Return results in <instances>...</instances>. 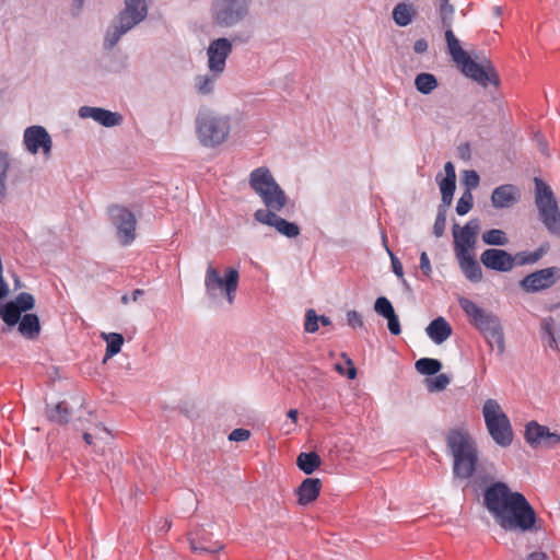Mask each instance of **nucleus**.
Segmentation results:
<instances>
[{
    "mask_svg": "<svg viewBox=\"0 0 560 560\" xmlns=\"http://www.w3.org/2000/svg\"><path fill=\"white\" fill-rule=\"evenodd\" d=\"M479 229V221L477 219H472L469 220L459 231H453L456 256L471 254Z\"/></svg>",
    "mask_w": 560,
    "mask_h": 560,
    "instance_id": "obj_16",
    "label": "nucleus"
},
{
    "mask_svg": "<svg viewBox=\"0 0 560 560\" xmlns=\"http://www.w3.org/2000/svg\"><path fill=\"white\" fill-rule=\"evenodd\" d=\"M458 304L468 317L469 323L482 334L488 345L490 347L495 345L498 352L502 354L505 350V341L500 318L468 298H459Z\"/></svg>",
    "mask_w": 560,
    "mask_h": 560,
    "instance_id": "obj_3",
    "label": "nucleus"
},
{
    "mask_svg": "<svg viewBox=\"0 0 560 560\" xmlns=\"http://www.w3.org/2000/svg\"><path fill=\"white\" fill-rule=\"evenodd\" d=\"M83 439H84V441H85V443H86V444L92 445V443H93V436H92V434H91V433L85 432V433L83 434Z\"/></svg>",
    "mask_w": 560,
    "mask_h": 560,
    "instance_id": "obj_62",
    "label": "nucleus"
},
{
    "mask_svg": "<svg viewBox=\"0 0 560 560\" xmlns=\"http://www.w3.org/2000/svg\"><path fill=\"white\" fill-rule=\"evenodd\" d=\"M108 215L117 230L121 245H130L136 238L137 220L135 214L124 206L114 205L108 208Z\"/></svg>",
    "mask_w": 560,
    "mask_h": 560,
    "instance_id": "obj_11",
    "label": "nucleus"
},
{
    "mask_svg": "<svg viewBox=\"0 0 560 560\" xmlns=\"http://www.w3.org/2000/svg\"><path fill=\"white\" fill-rule=\"evenodd\" d=\"M544 329L545 331L548 334V336L550 337V347L551 348H557V340L553 336V331H552V325L548 322H545L544 323Z\"/></svg>",
    "mask_w": 560,
    "mask_h": 560,
    "instance_id": "obj_57",
    "label": "nucleus"
},
{
    "mask_svg": "<svg viewBox=\"0 0 560 560\" xmlns=\"http://www.w3.org/2000/svg\"><path fill=\"white\" fill-rule=\"evenodd\" d=\"M520 189L512 184H504L497 187L491 195L492 206L497 209L510 208L518 201Z\"/></svg>",
    "mask_w": 560,
    "mask_h": 560,
    "instance_id": "obj_19",
    "label": "nucleus"
},
{
    "mask_svg": "<svg viewBox=\"0 0 560 560\" xmlns=\"http://www.w3.org/2000/svg\"><path fill=\"white\" fill-rule=\"evenodd\" d=\"M550 430L536 421H530L525 428V440L532 447H546Z\"/></svg>",
    "mask_w": 560,
    "mask_h": 560,
    "instance_id": "obj_23",
    "label": "nucleus"
},
{
    "mask_svg": "<svg viewBox=\"0 0 560 560\" xmlns=\"http://www.w3.org/2000/svg\"><path fill=\"white\" fill-rule=\"evenodd\" d=\"M445 40L447 45V51L452 57L453 61L458 66L469 55L462 48L459 39L455 36L453 30L445 31Z\"/></svg>",
    "mask_w": 560,
    "mask_h": 560,
    "instance_id": "obj_30",
    "label": "nucleus"
},
{
    "mask_svg": "<svg viewBox=\"0 0 560 560\" xmlns=\"http://www.w3.org/2000/svg\"><path fill=\"white\" fill-rule=\"evenodd\" d=\"M445 222H446V219H445V214L443 212H439L436 219H435V222H434V225H433V232L435 234V236H442V234L444 233V229H445Z\"/></svg>",
    "mask_w": 560,
    "mask_h": 560,
    "instance_id": "obj_52",
    "label": "nucleus"
},
{
    "mask_svg": "<svg viewBox=\"0 0 560 560\" xmlns=\"http://www.w3.org/2000/svg\"><path fill=\"white\" fill-rule=\"evenodd\" d=\"M19 331L26 339H36L40 334L38 316L36 314H25L19 322Z\"/></svg>",
    "mask_w": 560,
    "mask_h": 560,
    "instance_id": "obj_28",
    "label": "nucleus"
},
{
    "mask_svg": "<svg viewBox=\"0 0 560 560\" xmlns=\"http://www.w3.org/2000/svg\"><path fill=\"white\" fill-rule=\"evenodd\" d=\"M450 383L451 378L446 374H438L433 377H427L424 380V384L429 393L442 392L448 386Z\"/></svg>",
    "mask_w": 560,
    "mask_h": 560,
    "instance_id": "obj_39",
    "label": "nucleus"
},
{
    "mask_svg": "<svg viewBox=\"0 0 560 560\" xmlns=\"http://www.w3.org/2000/svg\"><path fill=\"white\" fill-rule=\"evenodd\" d=\"M393 19L399 26H407L412 20V8L407 3H398L393 11Z\"/></svg>",
    "mask_w": 560,
    "mask_h": 560,
    "instance_id": "obj_37",
    "label": "nucleus"
},
{
    "mask_svg": "<svg viewBox=\"0 0 560 560\" xmlns=\"http://www.w3.org/2000/svg\"><path fill=\"white\" fill-rule=\"evenodd\" d=\"M222 73L209 71L206 74H199L194 79V86L198 94L209 95L214 91L217 80Z\"/></svg>",
    "mask_w": 560,
    "mask_h": 560,
    "instance_id": "obj_29",
    "label": "nucleus"
},
{
    "mask_svg": "<svg viewBox=\"0 0 560 560\" xmlns=\"http://www.w3.org/2000/svg\"><path fill=\"white\" fill-rule=\"evenodd\" d=\"M445 177L440 182V190L442 195V201L450 206L453 200V195L456 188V173L454 165L447 162L444 166Z\"/></svg>",
    "mask_w": 560,
    "mask_h": 560,
    "instance_id": "obj_25",
    "label": "nucleus"
},
{
    "mask_svg": "<svg viewBox=\"0 0 560 560\" xmlns=\"http://www.w3.org/2000/svg\"><path fill=\"white\" fill-rule=\"evenodd\" d=\"M483 505L505 532L534 534L541 529V520L525 495L504 482H494L485 490Z\"/></svg>",
    "mask_w": 560,
    "mask_h": 560,
    "instance_id": "obj_1",
    "label": "nucleus"
},
{
    "mask_svg": "<svg viewBox=\"0 0 560 560\" xmlns=\"http://www.w3.org/2000/svg\"><path fill=\"white\" fill-rule=\"evenodd\" d=\"M195 125L199 143L208 149L222 145L231 132L230 117L212 110L200 112L196 117Z\"/></svg>",
    "mask_w": 560,
    "mask_h": 560,
    "instance_id": "obj_4",
    "label": "nucleus"
},
{
    "mask_svg": "<svg viewBox=\"0 0 560 560\" xmlns=\"http://www.w3.org/2000/svg\"><path fill=\"white\" fill-rule=\"evenodd\" d=\"M125 10L117 18V23L108 27L106 32L104 46L107 49L113 48L124 34L147 16L145 0H125Z\"/></svg>",
    "mask_w": 560,
    "mask_h": 560,
    "instance_id": "obj_6",
    "label": "nucleus"
},
{
    "mask_svg": "<svg viewBox=\"0 0 560 560\" xmlns=\"http://www.w3.org/2000/svg\"><path fill=\"white\" fill-rule=\"evenodd\" d=\"M8 293V285L4 282L3 278H0V299L3 298Z\"/></svg>",
    "mask_w": 560,
    "mask_h": 560,
    "instance_id": "obj_59",
    "label": "nucleus"
},
{
    "mask_svg": "<svg viewBox=\"0 0 560 560\" xmlns=\"http://www.w3.org/2000/svg\"><path fill=\"white\" fill-rule=\"evenodd\" d=\"M458 265L465 277L471 282L482 280V270L472 254L456 256Z\"/></svg>",
    "mask_w": 560,
    "mask_h": 560,
    "instance_id": "obj_26",
    "label": "nucleus"
},
{
    "mask_svg": "<svg viewBox=\"0 0 560 560\" xmlns=\"http://www.w3.org/2000/svg\"><path fill=\"white\" fill-rule=\"evenodd\" d=\"M560 445V434L550 432L547 439L546 448H555Z\"/></svg>",
    "mask_w": 560,
    "mask_h": 560,
    "instance_id": "obj_55",
    "label": "nucleus"
},
{
    "mask_svg": "<svg viewBox=\"0 0 560 560\" xmlns=\"http://www.w3.org/2000/svg\"><path fill=\"white\" fill-rule=\"evenodd\" d=\"M258 196L266 207V209H260L261 211L279 212L284 208L288 201L285 192L278 183L271 185L269 189L259 192Z\"/></svg>",
    "mask_w": 560,
    "mask_h": 560,
    "instance_id": "obj_20",
    "label": "nucleus"
},
{
    "mask_svg": "<svg viewBox=\"0 0 560 560\" xmlns=\"http://www.w3.org/2000/svg\"><path fill=\"white\" fill-rule=\"evenodd\" d=\"M22 312L16 307V304L9 302L0 306V316L8 326H14L19 324Z\"/></svg>",
    "mask_w": 560,
    "mask_h": 560,
    "instance_id": "obj_36",
    "label": "nucleus"
},
{
    "mask_svg": "<svg viewBox=\"0 0 560 560\" xmlns=\"http://www.w3.org/2000/svg\"><path fill=\"white\" fill-rule=\"evenodd\" d=\"M524 560H547V555L542 551H534L529 553Z\"/></svg>",
    "mask_w": 560,
    "mask_h": 560,
    "instance_id": "obj_58",
    "label": "nucleus"
},
{
    "mask_svg": "<svg viewBox=\"0 0 560 560\" xmlns=\"http://www.w3.org/2000/svg\"><path fill=\"white\" fill-rule=\"evenodd\" d=\"M442 369V363L438 359L421 358L416 362V370L422 375H435Z\"/></svg>",
    "mask_w": 560,
    "mask_h": 560,
    "instance_id": "obj_35",
    "label": "nucleus"
},
{
    "mask_svg": "<svg viewBox=\"0 0 560 560\" xmlns=\"http://www.w3.org/2000/svg\"><path fill=\"white\" fill-rule=\"evenodd\" d=\"M9 170V156L7 153L0 151V199H4L8 192L7 182Z\"/></svg>",
    "mask_w": 560,
    "mask_h": 560,
    "instance_id": "obj_38",
    "label": "nucleus"
},
{
    "mask_svg": "<svg viewBox=\"0 0 560 560\" xmlns=\"http://www.w3.org/2000/svg\"><path fill=\"white\" fill-rule=\"evenodd\" d=\"M23 145L32 155L42 153L45 161L51 158L52 139L43 126L34 125L27 127L23 133Z\"/></svg>",
    "mask_w": 560,
    "mask_h": 560,
    "instance_id": "obj_12",
    "label": "nucleus"
},
{
    "mask_svg": "<svg viewBox=\"0 0 560 560\" xmlns=\"http://www.w3.org/2000/svg\"><path fill=\"white\" fill-rule=\"evenodd\" d=\"M288 418L291 420L290 425H284L283 430L285 434H290L294 430V424L298 421L299 412L296 409H290L287 413Z\"/></svg>",
    "mask_w": 560,
    "mask_h": 560,
    "instance_id": "obj_54",
    "label": "nucleus"
},
{
    "mask_svg": "<svg viewBox=\"0 0 560 560\" xmlns=\"http://www.w3.org/2000/svg\"><path fill=\"white\" fill-rule=\"evenodd\" d=\"M171 528V522L167 520L163 521V525L160 527L161 532H167Z\"/></svg>",
    "mask_w": 560,
    "mask_h": 560,
    "instance_id": "obj_63",
    "label": "nucleus"
},
{
    "mask_svg": "<svg viewBox=\"0 0 560 560\" xmlns=\"http://www.w3.org/2000/svg\"><path fill=\"white\" fill-rule=\"evenodd\" d=\"M79 116L83 119L91 118L104 127H115L122 122V117L101 107L82 106L79 109Z\"/></svg>",
    "mask_w": 560,
    "mask_h": 560,
    "instance_id": "obj_18",
    "label": "nucleus"
},
{
    "mask_svg": "<svg viewBox=\"0 0 560 560\" xmlns=\"http://www.w3.org/2000/svg\"><path fill=\"white\" fill-rule=\"evenodd\" d=\"M413 49L417 54H423L428 50V42L423 38H420L415 42Z\"/></svg>",
    "mask_w": 560,
    "mask_h": 560,
    "instance_id": "obj_56",
    "label": "nucleus"
},
{
    "mask_svg": "<svg viewBox=\"0 0 560 560\" xmlns=\"http://www.w3.org/2000/svg\"><path fill=\"white\" fill-rule=\"evenodd\" d=\"M47 417L56 423H67L71 418V411L65 401H60L52 407L47 408Z\"/></svg>",
    "mask_w": 560,
    "mask_h": 560,
    "instance_id": "obj_34",
    "label": "nucleus"
},
{
    "mask_svg": "<svg viewBox=\"0 0 560 560\" xmlns=\"http://www.w3.org/2000/svg\"><path fill=\"white\" fill-rule=\"evenodd\" d=\"M387 253L390 257L393 272L398 278L404 279V270H402V265H401L400 260L395 256V254L389 248H387Z\"/></svg>",
    "mask_w": 560,
    "mask_h": 560,
    "instance_id": "obj_51",
    "label": "nucleus"
},
{
    "mask_svg": "<svg viewBox=\"0 0 560 560\" xmlns=\"http://www.w3.org/2000/svg\"><path fill=\"white\" fill-rule=\"evenodd\" d=\"M102 338L106 341V353L104 362L120 352L124 345V337L118 332H102Z\"/></svg>",
    "mask_w": 560,
    "mask_h": 560,
    "instance_id": "obj_32",
    "label": "nucleus"
},
{
    "mask_svg": "<svg viewBox=\"0 0 560 560\" xmlns=\"http://www.w3.org/2000/svg\"><path fill=\"white\" fill-rule=\"evenodd\" d=\"M482 241L487 245L504 246L509 243L506 234L499 229H492L482 234Z\"/></svg>",
    "mask_w": 560,
    "mask_h": 560,
    "instance_id": "obj_40",
    "label": "nucleus"
},
{
    "mask_svg": "<svg viewBox=\"0 0 560 560\" xmlns=\"http://www.w3.org/2000/svg\"><path fill=\"white\" fill-rule=\"evenodd\" d=\"M438 79L434 74L421 72L415 78V86L422 94H430L438 88Z\"/></svg>",
    "mask_w": 560,
    "mask_h": 560,
    "instance_id": "obj_33",
    "label": "nucleus"
},
{
    "mask_svg": "<svg viewBox=\"0 0 560 560\" xmlns=\"http://www.w3.org/2000/svg\"><path fill=\"white\" fill-rule=\"evenodd\" d=\"M322 460L317 453H301L296 458L298 467L306 475L313 474L320 465Z\"/></svg>",
    "mask_w": 560,
    "mask_h": 560,
    "instance_id": "obj_31",
    "label": "nucleus"
},
{
    "mask_svg": "<svg viewBox=\"0 0 560 560\" xmlns=\"http://www.w3.org/2000/svg\"><path fill=\"white\" fill-rule=\"evenodd\" d=\"M559 278L560 268L549 267L526 276L521 285L527 292H538L553 285Z\"/></svg>",
    "mask_w": 560,
    "mask_h": 560,
    "instance_id": "obj_15",
    "label": "nucleus"
},
{
    "mask_svg": "<svg viewBox=\"0 0 560 560\" xmlns=\"http://www.w3.org/2000/svg\"><path fill=\"white\" fill-rule=\"evenodd\" d=\"M472 194L467 190L465 191L457 201L456 212L458 215H465L472 208Z\"/></svg>",
    "mask_w": 560,
    "mask_h": 560,
    "instance_id": "obj_44",
    "label": "nucleus"
},
{
    "mask_svg": "<svg viewBox=\"0 0 560 560\" xmlns=\"http://www.w3.org/2000/svg\"><path fill=\"white\" fill-rule=\"evenodd\" d=\"M454 12V7L450 3V0H441L440 19L445 31L452 30Z\"/></svg>",
    "mask_w": 560,
    "mask_h": 560,
    "instance_id": "obj_41",
    "label": "nucleus"
},
{
    "mask_svg": "<svg viewBox=\"0 0 560 560\" xmlns=\"http://www.w3.org/2000/svg\"><path fill=\"white\" fill-rule=\"evenodd\" d=\"M387 319V327H388V330L390 331L392 335H399L401 332V328H400V324H399V319H398V316L396 315V313L389 315L386 317Z\"/></svg>",
    "mask_w": 560,
    "mask_h": 560,
    "instance_id": "obj_50",
    "label": "nucleus"
},
{
    "mask_svg": "<svg viewBox=\"0 0 560 560\" xmlns=\"http://www.w3.org/2000/svg\"><path fill=\"white\" fill-rule=\"evenodd\" d=\"M238 281L240 273L236 268H226L224 277H221L219 271L209 264L205 276L206 293L211 300L217 299L220 294H224L228 303L233 304Z\"/></svg>",
    "mask_w": 560,
    "mask_h": 560,
    "instance_id": "obj_8",
    "label": "nucleus"
},
{
    "mask_svg": "<svg viewBox=\"0 0 560 560\" xmlns=\"http://www.w3.org/2000/svg\"><path fill=\"white\" fill-rule=\"evenodd\" d=\"M458 67L466 77L482 86H487L489 83L494 85L499 83L497 71L489 59L476 62L468 56Z\"/></svg>",
    "mask_w": 560,
    "mask_h": 560,
    "instance_id": "obj_13",
    "label": "nucleus"
},
{
    "mask_svg": "<svg viewBox=\"0 0 560 560\" xmlns=\"http://www.w3.org/2000/svg\"><path fill=\"white\" fill-rule=\"evenodd\" d=\"M425 331L434 343L441 345L452 335V327L444 317H436L428 325Z\"/></svg>",
    "mask_w": 560,
    "mask_h": 560,
    "instance_id": "obj_24",
    "label": "nucleus"
},
{
    "mask_svg": "<svg viewBox=\"0 0 560 560\" xmlns=\"http://www.w3.org/2000/svg\"><path fill=\"white\" fill-rule=\"evenodd\" d=\"M13 304H16V307L21 312L30 311L34 307L35 300L34 296L27 292H21L14 301Z\"/></svg>",
    "mask_w": 560,
    "mask_h": 560,
    "instance_id": "obj_43",
    "label": "nucleus"
},
{
    "mask_svg": "<svg viewBox=\"0 0 560 560\" xmlns=\"http://www.w3.org/2000/svg\"><path fill=\"white\" fill-rule=\"evenodd\" d=\"M374 310L378 315L383 316L384 318L395 313L392 303L385 296H380L376 299L374 303Z\"/></svg>",
    "mask_w": 560,
    "mask_h": 560,
    "instance_id": "obj_42",
    "label": "nucleus"
},
{
    "mask_svg": "<svg viewBox=\"0 0 560 560\" xmlns=\"http://www.w3.org/2000/svg\"><path fill=\"white\" fill-rule=\"evenodd\" d=\"M248 184L258 195L259 192L269 189L271 185L277 184V182L268 167L260 166L250 172Z\"/></svg>",
    "mask_w": 560,
    "mask_h": 560,
    "instance_id": "obj_21",
    "label": "nucleus"
},
{
    "mask_svg": "<svg viewBox=\"0 0 560 560\" xmlns=\"http://www.w3.org/2000/svg\"><path fill=\"white\" fill-rule=\"evenodd\" d=\"M318 322H320L323 326H329L331 324L330 318L325 315L319 316Z\"/></svg>",
    "mask_w": 560,
    "mask_h": 560,
    "instance_id": "obj_61",
    "label": "nucleus"
},
{
    "mask_svg": "<svg viewBox=\"0 0 560 560\" xmlns=\"http://www.w3.org/2000/svg\"><path fill=\"white\" fill-rule=\"evenodd\" d=\"M143 293H144V292H143V290H141V289H136V290L132 292V298H131V300H132L133 302H137V301H138V299H139L140 296H142V295H143Z\"/></svg>",
    "mask_w": 560,
    "mask_h": 560,
    "instance_id": "obj_60",
    "label": "nucleus"
},
{
    "mask_svg": "<svg viewBox=\"0 0 560 560\" xmlns=\"http://www.w3.org/2000/svg\"><path fill=\"white\" fill-rule=\"evenodd\" d=\"M248 7L249 0H213L212 21L222 28L233 27L245 19Z\"/></svg>",
    "mask_w": 560,
    "mask_h": 560,
    "instance_id": "obj_10",
    "label": "nucleus"
},
{
    "mask_svg": "<svg viewBox=\"0 0 560 560\" xmlns=\"http://www.w3.org/2000/svg\"><path fill=\"white\" fill-rule=\"evenodd\" d=\"M322 489V481L318 478H306L296 490L298 501L301 505H307L315 501Z\"/></svg>",
    "mask_w": 560,
    "mask_h": 560,
    "instance_id": "obj_22",
    "label": "nucleus"
},
{
    "mask_svg": "<svg viewBox=\"0 0 560 560\" xmlns=\"http://www.w3.org/2000/svg\"><path fill=\"white\" fill-rule=\"evenodd\" d=\"M233 51V44L226 37L211 40L206 50L207 67L209 71L223 73L226 68V59Z\"/></svg>",
    "mask_w": 560,
    "mask_h": 560,
    "instance_id": "obj_14",
    "label": "nucleus"
},
{
    "mask_svg": "<svg viewBox=\"0 0 560 560\" xmlns=\"http://www.w3.org/2000/svg\"><path fill=\"white\" fill-rule=\"evenodd\" d=\"M482 417L487 431L494 443L508 447L513 442L511 421L498 400L488 398L482 406Z\"/></svg>",
    "mask_w": 560,
    "mask_h": 560,
    "instance_id": "obj_5",
    "label": "nucleus"
},
{
    "mask_svg": "<svg viewBox=\"0 0 560 560\" xmlns=\"http://www.w3.org/2000/svg\"><path fill=\"white\" fill-rule=\"evenodd\" d=\"M540 256V253L534 252L518 253L513 257L503 249L489 248L481 254L480 261L488 269L506 272L513 269L515 261L518 265L534 264Z\"/></svg>",
    "mask_w": 560,
    "mask_h": 560,
    "instance_id": "obj_9",
    "label": "nucleus"
},
{
    "mask_svg": "<svg viewBox=\"0 0 560 560\" xmlns=\"http://www.w3.org/2000/svg\"><path fill=\"white\" fill-rule=\"evenodd\" d=\"M446 443L453 456V475L458 479H469L477 467L479 454L475 440L467 430H450Z\"/></svg>",
    "mask_w": 560,
    "mask_h": 560,
    "instance_id": "obj_2",
    "label": "nucleus"
},
{
    "mask_svg": "<svg viewBox=\"0 0 560 560\" xmlns=\"http://www.w3.org/2000/svg\"><path fill=\"white\" fill-rule=\"evenodd\" d=\"M304 327L307 332H315L318 330V316L312 308L306 311Z\"/></svg>",
    "mask_w": 560,
    "mask_h": 560,
    "instance_id": "obj_46",
    "label": "nucleus"
},
{
    "mask_svg": "<svg viewBox=\"0 0 560 560\" xmlns=\"http://www.w3.org/2000/svg\"><path fill=\"white\" fill-rule=\"evenodd\" d=\"M420 269L427 277H430L432 273L431 262L425 252H422L420 255Z\"/></svg>",
    "mask_w": 560,
    "mask_h": 560,
    "instance_id": "obj_53",
    "label": "nucleus"
},
{
    "mask_svg": "<svg viewBox=\"0 0 560 560\" xmlns=\"http://www.w3.org/2000/svg\"><path fill=\"white\" fill-rule=\"evenodd\" d=\"M250 436V432L247 429L238 428L234 429L230 435L229 440L234 442H244L247 441Z\"/></svg>",
    "mask_w": 560,
    "mask_h": 560,
    "instance_id": "obj_49",
    "label": "nucleus"
},
{
    "mask_svg": "<svg viewBox=\"0 0 560 560\" xmlns=\"http://www.w3.org/2000/svg\"><path fill=\"white\" fill-rule=\"evenodd\" d=\"M190 548L197 553H215L223 549V544L220 541L209 542L203 539L199 530L190 533L189 535Z\"/></svg>",
    "mask_w": 560,
    "mask_h": 560,
    "instance_id": "obj_27",
    "label": "nucleus"
},
{
    "mask_svg": "<svg viewBox=\"0 0 560 560\" xmlns=\"http://www.w3.org/2000/svg\"><path fill=\"white\" fill-rule=\"evenodd\" d=\"M347 323L352 328H361L363 327V318L362 315L357 311H348L347 312Z\"/></svg>",
    "mask_w": 560,
    "mask_h": 560,
    "instance_id": "obj_48",
    "label": "nucleus"
},
{
    "mask_svg": "<svg viewBox=\"0 0 560 560\" xmlns=\"http://www.w3.org/2000/svg\"><path fill=\"white\" fill-rule=\"evenodd\" d=\"M494 13H495V15H498V16H499V15L502 13V9H501V7H495V8H494Z\"/></svg>",
    "mask_w": 560,
    "mask_h": 560,
    "instance_id": "obj_64",
    "label": "nucleus"
},
{
    "mask_svg": "<svg viewBox=\"0 0 560 560\" xmlns=\"http://www.w3.org/2000/svg\"><path fill=\"white\" fill-rule=\"evenodd\" d=\"M534 183L539 219L550 234L560 237V210L555 195L542 179L535 177Z\"/></svg>",
    "mask_w": 560,
    "mask_h": 560,
    "instance_id": "obj_7",
    "label": "nucleus"
},
{
    "mask_svg": "<svg viewBox=\"0 0 560 560\" xmlns=\"http://www.w3.org/2000/svg\"><path fill=\"white\" fill-rule=\"evenodd\" d=\"M342 357L346 358V363L348 365V369L347 371L345 370V368L342 366V364L340 363H336L335 364V370L340 374V375H347L349 380H354L357 377V369L355 366L353 365V362L351 361L350 358L347 357L346 353H342Z\"/></svg>",
    "mask_w": 560,
    "mask_h": 560,
    "instance_id": "obj_45",
    "label": "nucleus"
},
{
    "mask_svg": "<svg viewBox=\"0 0 560 560\" xmlns=\"http://www.w3.org/2000/svg\"><path fill=\"white\" fill-rule=\"evenodd\" d=\"M254 218L261 224L273 226L280 234L292 238L300 234V228L293 222L279 217L277 212L257 210Z\"/></svg>",
    "mask_w": 560,
    "mask_h": 560,
    "instance_id": "obj_17",
    "label": "nucleus"
},
{
    "mask_svg": "<svg viewBox=\"0 0 560 560\" xmlns=\"http://www.w3.org/2000/svg\"><path fill=\"white\" fill-rule=\"evenodd\" d=\"M463 182H464L465 186L468 188V190L470 191L471 189H475L478 187L480 178L476 171L469 170V171L464 172Z\"/></svg>",
    "mask_w": 560,
    "mask_h": 560,
    "instance_id": "obj_47",
    "label": "nucleus"
}]
</instances>
